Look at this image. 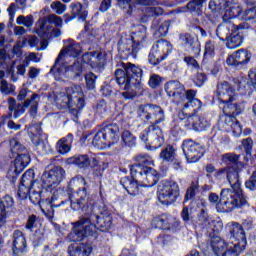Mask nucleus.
I'll list each match as a JSON object with an SVG mask.
<instances>
[{
	"instance_id": "nucleus-11",
	"label": "nucleus",
	"mask_w": 256,
	"mask_h": 256,
	"mask_svg": "<svg viewBox=\"0 0 256 256\" xmlns=\"http://www.w3.org/2000/svg\"><path fill=\"white\" fill-rule=\"evenodd\" d=\"M97 226L91 222V219H82L74 223L73 231L68 235V241H83L85 237H89L96 233Z\"/></svg>"
},
{
	"instance_id": "nucleus-62",
	"label": "nucleus",
	"mask_w": 256,
	"mask_h": 256,
	"mask_svg": "<svg viewBox=\"0 0 256 256\" xmlns=\"http://www.w3.org/2000/svg\"><path fill=\"white\" fill-rule=\"evenodd\" d=\"M10 149L12 153H17L18 151H23L25 147H23L17 139L13 138L10 140Z\"/></svg>"
},
{
	"instance_id": "nucleus-47",
	"label": "nucleus",
	"mask_w": 256,
	"mask_h": 256,
	"mask_svg": "<svg viewBox=\"0 0 256 256\" xmlns=\"http://www.w3.org/2000/svg\"><path fill=\"white\" fill-rule=\"evenodd\" d=\"M16 23L17 25H24V27H27L28 29H31V27H33V15H20L17 17L16 19Z\"/></svg>"
},
{
	"instance_id": "nucleus-23",
	"label": "nucleus",
	"mask_w": 256,
	"mask_h": 256,
	"mask_svg": "<svg viewBox=\"0 0 256 256\" xmlns=\"http://www.w3.org/2000/svg\"><path fill=\"white\" fill-rule=\"evenodd\" d=\"M12 252L15 256H21L27 253V239L25 238V234L19 230L13 233Z\"/></svg>"
},
{
	"instance_id": "nucleus-56",
	"label": "nucleus",
	"mask_w": 256,
	"mask_h": 256,
	"mask_svg": "<svg viewBox=\"0 0 256 256\" xmlns=\"http://www.w3.org/2000/svg\"><path fill=\"white\" fill-rule=\"evenodd\" d=\"M193 81L196 87H203V85L207 81V76L203 72H198L194 77Z\"/></svg>"
},
{
	"instance_id": "nucleus-25",
	"label": "nucleus",
	"mask_w": 256,
	"mask_h": 256,
	"mask_svg": "<svg viewBox=\"0 0 256 256\" xmlns=\"http://www.w3.org/2000/svg\"><path fill=\"white\" fill-rule=\"evenodd\" d=\"M224 9V21H231V19H235V17H240L241 19V17L243 16V8H241V5L233 3V0H226L224 4Z\"/></svg>"
},
{
	"instance_id": "nucleus-26",
	"label": "nucleus",
	"mask_w": 256,
	"mask_h": 256,
	"mask_svg": "<svg viewBox=\"0 0 256 256\" xmlns=\"http://www.w3.org/2000/svg\"><path fill=\"white\" fill-rule=\"evenodd\" d=\"M160 159L164 161V163H172L174 169L181 168V160L177 157V150L171 145H168L164 150L160 153Z\"/></svg>"
},
{
	"instance_id": "nucleus-60",
	"label": "nucleus",
	"mask_w": 256,
	"mask_h": 256,
	"mask_svg": "<svg viewBox=\"0 0 256 256\" xmlns=\"http://www.w3.org/2000/svg\"><path fill=\"white\" fill-rule=\"evenodd\" d=\"M85 81H86V85L89 89H94L95 88V81H97V76H95V74L90 72V73L85 75Z\"/></svg>"
},
{
	"instance_id": "nucleus-20",
	"label": "nucleus",
	"mask_w": 256,
	"mask_h": 256,
	"mask_svg": "<svg viewBox=\"0 0 256 256\" xmlns=\"http://www.w3.org/2000/svg\"><path fill=\"white\" fill-rule=\"evenodd\" d=\"M227 229L231 235V238L234 239V241H237L236 245L242 248L247 245V237L241 224L237 222H229L227 224Z\"/></svg>"
},
{
	"instance_id": "nucleus-28",
	"label": "nucleus",
	"mask_w": 256,
	"mask_h": 256,
	"mask_svg": "<svg viewBox=\"0 0 256 256\" xmlns=\"http://www.w3.org/2000/svg\"><path fill=\"white\" fill-rule=\"evenodd\" d=\"M198 219L201 223L206 225V227L212 229V231H221V229H223V222L221 220H214L209 218L205 208L201 209Z\"/></svg>"
},
{
	"instance_id": "nucleus-48",
	"label": "nucleus",
	"mask_w": 256,
	"mask_h": 256,
	"mask_svg": "<svg viewBox=\"0 0 256 256\" xmlns=\"http://www.w3.org/2000/svg\"><path fill=\"white\" fill-rule=\"evenodd\" d=\"M136 161L140 167H149L148 165H153V160L147 154L138 155Z\"/></svg>"
},
{
	"instance_id": "nucleus-34",
	"label": "nucleus",
	"mask_w": 256,
	"mask_h": 256,
	"mask_svg": "<svg viewBox=\"0 0 256 256\" xmlns=\"http://www.w3.org/2000/svg\"><path fill=\"white\" fill-rule=\"evenodd\" d=\"M120 183L129 195L139 194V184H137L136 180L130 179L129 177H124L121 179Z\"/></svg>"
},
{
	"instance_id": "nucleus-12",
	"label": "nucleus",
	"mask_w": 256,
	"mask_h": 256,
	"mask_svg": "<svg viewBox=\"0 0 256 256\" xmlns=\"http://www.w3.org/2000/svg\"><path fill=\"white\" fill-rule=\"evenodd\" d=\"M173 51V46L167 40H158L153 46L148 56L151 65H159L161 61L167 59V55Z\"/></svg>"
},
{
	"instance_id": "nucleus-22",
	"label": "nucleus",
	"mask_w": 256,
	"mask_h": 256,
	"mask_svg": "<svg viewBox=\"0 0 256 256\" xmlns=\"http://www.w3.org/2000/svg\"><path fill=\"white\" fill-rule=\"evenodd\" d=\"M13 205H15V201L11 196H4L2 199H0V229L5 227L7 218L11 217Z\"/></svg>"
},
{
	"instance_id": "nucleus-6",
	"label": "nucleus",
	"mask_w": 256,
	"mask_h": 256,
	"mask_svg": "<svg viewBox=\"0 0 256 256\" xmlns=\"http://www.w3.org/2000/svg\"><path fill=\"white\" fill-rule=\"evenodd\" d=\"M119 141V125L108 124L99 130L93 140L92 145L97 149H104L105 147H111Z\"/></svg>"
},
{
	"instance_id": "nucleus-30",
	"label": "nucleus",
	"mask_w": 256,
	"mask_h": 256,
	"mask_svg": "<svg viewBox=\"0 0 256 256\" xmlns=\"http://www.w3.org/2000/svg\"><path fill=\"white\" fill-rule=\"evenodd\" d=\"M235 31V24L229 20H223L216 30V35L221 41L228 39L229 35Z\"/></svg>"
},
{
	"instance_id": "nucleus-14",
	"label": "nucleus",
	"mask_w": 256,
	"mask_h": 256,
	"mask_svg": "<svg viewBox=\"0 0 256 256\" xmlns=\"http://www.w3.org/2000/svg\"><path fill=\"white\" fill-rule=\"evenodd\" d=\"M179 119L183 121L186 129H192L193 131H207L211 125L205 117L194 114H185V112H179Z\"/></svg>"
},
{
	"instance_id": "nucleus-9",
	"label": "nucleus",
	"mask_w": 256,
	"mask_h": 256,
	"mask_svg": "<svg viewBox=\"0 0 256 256\" xmlns=\"http://www.w3.org/2000/svg\"><path fill=\"white\" fill-rule=\"evenodd\" d=\"M179 184L175 181H162L158 185V200L163 205H169V203H175L179 198Z\"/></svg>"
},
{
	"instance_id": "nucleus-43",
	"label": "nucleus",
	"mask_w": 256,
	"mask_h": 256,
	"mask_svg": "<svg viewBox=\"0 0 256 256\" xmlns=\"http://www.w3.org/2000/svg\"><path fill=\"white\" fill-rule=\"evenodd\" d=\"M118 47L119 49H123V51H131L133 49V36H123L118 43Z\"/></svg>"
},
{
	"instance_id": "nucleus-7",
	"label": "nucleus",
	"mask_w": 256,
	"mask_h": 256,
	"mask_svg": "<svg viewBox=\"0 0 256 256\" xmlns=\"http://www.w3.org/2000/svg\"><path fill=\"white\" fill-rule=\"evenodd\" d=\"M217 179H223L226 177L228 182L231 185V189H228L234 197H236V201L241 203L243 206L247 205V200L243 195V190L241 189V183L239 182V172L229 168L220 170L216 174Z\"/></svg>"
},
{
	"instance_id": "nucleus-29",
	"label": "nucleus",
	"mask_w": 256,
	"mask_h": 256,
	"mask_svg": "<svg viewBox=\"0 0 256 256\" xmlns=\"http://www.w3.org/2000/svg\"><path fill=\"white\" fill-rule=\"evenodd\" d=\"M87 201H89V198L87 197V189H85V187L74 195V199L73 197H70L71 208L74 211H78V209L85 207Z\"/></svg>"
},
{
	"instance_id": "nucleus-24",
	"label": "nucleus",
	"mask_w": 256,
	"mask_h": 256,
	"mask_svg": "<svg viewBox=\"0 0 256 256\" xmlns=\"http://www.w3.org/2000/svg\"><path fill=\"white\" fill-rule=\"evenodd\" d=\"M82 61L93 69H103L105 67V58L101 52H86L82 55Z\"/></svg>"
},
{
	"instance_id": "nucleus-39",
	"label": "nucleus",
	"mask_w": 256,
	"mask_h": 256,
	"mask_svg": "<svg viewBox=\"0 0 256 256\" xmlns=\"http://www.w3.org/2000/svg\"><path fill=\"white\" fill-rule=\"evenodd\" d=\"M226 41V46L228 47V49H237V47L243 44V36L236 33H232L226 39Z\"/></svg>"
},
{
	"instance_id": "nucleus-3",
	"label": "nucleus",
	"mask_w": 256,
	"mask_h": 256,
	"mask_svg": "<svg viewBox=\"0 0 256 256\" xmlns=\"http://www.w3.org/2000/svg\"><path fill=\"white\" fill-rule=\"evenodd\" d=\"M71 62L59 61V67L57 62L54 63L51 72L54 74V79L56 81H65V79H83V64L81 60H72Z\"/></svg>"
},
{
	"instance_id": "nucleus-59",
	"label": "nucleus",
	"mask_w": 256,
	"mask_h": 256,
	"mask_svg": "<svg viewBox=\"0 0 256 256\" xmlns=\"http://www.w3.org/2000/svg\"><path fill=\"white\" fill-rule=\"evenodd\" d=\"M51 9H53L57 15H63L67 9V6L61 2H53L51 4Z\"/></svg>"
},
{
	"instance_id": "nucleus-4",
	"label": "nucleus",
	"mask_w": 256,
	"mask_h": 256,
	"mask_svg": "<svg viewBox=\"0 0 256 256\" xmlns=\"http://www.w3.org/2000/svg\"><path fill=\"white\" fill-rule=\"evenodd\" d=\"M85 95L83 94V88L80 85H72L66 90V95H59L56 98L57 104L65 109H73L79 111L85 107Z\"/></svg>"
},
{
	"instance_id": "nucleus-33",
	"label": "nucleus",
	"mask_w": 256,
	"mask_h": 256,
	"mask_svg": "<svg viewBox=\"0 0 256 256\" xmlns=\"http://www.w3.org/2000/svg\"><path fill=\"white\" fill-rule=\"evenodd\" d=\"M73 143V134H68L67 137L61 138L56 145V149L60 155H65L71 151Z\"/></svg>"
},
{
	"instance_id": "nucleus-53",
	"label": "nucleus",
	"mask_w": 256,
	"mask_h": 256,
	"mask_svg": "<svg viewBox=\"0 0 256 256\" xmlns=\"http://www.w3.org/2000/svg\"><path fill=\"white\" fill-rule=\"evenodd\" d=\"M161 83H163V79H161V76L157 74H152L150 76L148 85L149 87H151V89H157V87H159Z\"/></svg>"
},
{
	"instance_id": "nucleus-45",
	"label": "nucleus",
	"mask_w": 256,
	"mask_h": 256,
	"mask_svg": "<svg viewBox=\"0 0 256 256\" xmlns=\"http://www.w3.org/2000/svg\"><path fill=\"white\" fill-rule=\"evenodd\" d=\"M207 0H192L187 4V9L191 13H196L197 15H201V7H203V3Z\"/></svg>"
},
{
	"instance_id": "nucleus-36",
	"label": "nucleus",
	"mask_w": 256,
	"mask_h": 256,
	"mask_svg": "<svg viewBox=\"0 0 256 256\" xmlns=\"http://www.w3.org/2000/svg\"><path fill=\"white\" fill-rule=\"evenodd\" d=\"M210 247L217 256L222 255L224 251H226L227 247H229V244L225 242V240L214 237L211 240Z\"/></svg>"
},
{
	"instance_id": "nucleus-52",
	"label": "nucleus",
	"mask_w": 256,
	"mask_h": 256,
	"mask_svg": "<svg viewBox=\"0 0 256 256\" xmlns=\"http://www.w3.org/2000/svg\"><path fill=\"white\" fill-rule=\"evenodd\" d=\"M197 191H199V183L193 182L186 192V201H189V199H193V197L197 195Z\"/></svg>"
},
{
	"instance_id": "nucleus-55",
	"label": "nucleus",
	"mask_w": 256,
	"mask_h": 256,
	"mask_svg": "<svg viewBox=\"0 0 256 256\" xmlns=\"http://www.w3.org/2000/svg\"><path fill=\"white\" fill-rule=\"evenodd\" d=\"M152 112H150V117L154 115L156 119H158L157 123H160V121H163V110L159 106L151 105Z\"/></svg>"
},
{
	"instance_id": "nucleus-5",
	"label": "nucleus",
	"mask_w": 256,
	"mask_h": 256,
	"mask_svg": "<svg viewBox=\"0 0 256 256\" xmlns=\"http://www.w3.org/2000/svg\"><path fill=\"white\" fill-rule=\"evenodd\" d=\"M209 201L211 205L216 207L218 213H231L235 209L243 207V204L239 202L233 192L223 189L219 195L211 193L209 195Z\"/></svg>"
},
{
	"instance_id": "nucleus-63",
	"label": "nucleus",
	"mask_w": 256,
	"mask_h": 256,
	"mask_svg": "<svg viewBox=\"0 0 256 256\" xmlns=\"http://www.w3.org/2000/svg\"><path fill=\"white\" fill-rule=\"evenodd\" d=\"M31 193V188L29 186H24L23 184H20L18 189V195L22 197V199H25Z\"/></svg>"
},
{
	"instance_id": "nucleus-58",
	"label": "nucleus",
	"mask_w": 256,
	"mask_h": 256,
	"mask_svg": "<svg viewBox=\"0 0 256 256\" xmlns=\"http://www.w3.org/2000/svg\"><path fill=\"white\" fill-rule=\"evenodd\" d=\"M43 193V191H36L34 190L33 192L30 191L29 193V199L31 201V203H33L34 205H39L41 203V194Z\"/></svg>"
},
{
	"instance_id": "nucleus-10",
	"label": "nucleus",
	"mask_w": 256,
	"mask_h": 256,
	"mask_svg": "<svg viewBox=\"0 0 256 256\" xmlns=\"http://www.w3.org/2000/svg\"><path fill=\"white\" fill-rule=\"evenodd\" d=\"M140 139L144 143H147L146 147L150 151H155L160 149L165 143V138L163 137V130L158 126L151 125L147 130H144L140 134Z\"/></svg>"
},
{
	"instance_id": "nucleus-41",
	"label": "nucleus",
	"mask_w": 256,
	"mask_h": 256,
	"mask_svg": "<svg viewBox=\"0 0 256 256\" xmlns=\"http://www.w3.org/2000/svg\"><path fill=\"white\" fill-rule=\"evenodd\" d=\"M34 179L35 173L33 172V170H27L22 176L20 185H24L25 187L33 189V185H35V182H33Z\"/></svg>"
},
{
	"instance_id": "nucleus-54",
	"label": "nucleus",
	"mask_w": 256,
	"mask_h": 256,
	"mask_svg": "<svg viewBox=\"0 0 256 256\" xmlns=\"http://www.w3.org/2000/svg\"><path fill=\"white\" fill-rule=\"evenodd\" d=\"M147 17H159L163 15V8L161 7H148L145 10Z\"/></svg>"
},
{
	"instance_id": "nucleus-49",
	"label": "nucleus",
	"mask_w": 256,
	"mask_h": 256,
	"mask_svg": "<svg viewBox=\"0 0 256 256\" xmlns=\"http://www.w3.org/2000/svg\"><path fill=\"white\" fill-rule=\"evenodd\" d=\"M153 225L156 227V229H163V227H167V225H169L167 215H162L154 218Z\"/></svg>"
},
{
	"instance_id": "nucleus-61",
	"label": "nucleus",
	"mask_w": 256,
	"mask_h": 256,
	"mask_svg": "<svg viewBox=\"0 0 256 256\" xmlns=\"http://www.w3.org/2000/svg\"><path fill=\"white\" fill-rule=\"evenodd\" d=\"M245 187L250 191H256V171L253 172L250 179L245 182Z\"/></svg>"
},
{
	"instance_id": "nucleus-31",
	"label": "nucleus",
	"mask_w": 256,
	"mask_h": 256,
	"mask_svg": "<svg viewBox=\"0 0 256 256\" xmlns=\"http://www.w3.org/2000/svg\"><path fill=\"white\" fill-rule=\"evenodd\" d=\"M197 92L195 90H187L184 103V109H201V100L196 98Z\"/></svg>"
},
{
	"instance_id": "nucleus-50",
	"label": "nucleus",
	"mask_w": 256,
	"mask_h": 256,
	"mask_svg": "<svg viewBox=\"0 0 256 256\" xmlns=\"http://www.w3.org/2000/svg\"><path fill=\"white\" fill-rule=\"evenodd\" d=\"M0 91L3 93V95H10V93L15 91V86L9 84L7 80H1Z\"/></svg>"
},
{
	"instance_id": "nucleus-15",
	"label": "nucleus",
	"mask_w": 256,
	"mask_h": 256,
	"mask_svg": "<svg viewBox=\"0 0 256 256\" xmlns=\"http://www.w3.org/2000/svg\"><path fill=\"white\" fill-rule=\"evenodd\" d=\"M65 47L60 51L58 57L56 58V67L59 66V61L63 63H71V61L79 60V55H81V45L75 43L73 40H66Z\"/></svg>"
},
{
	"instance_id": "nucleus-8",
	"label": "nucleus",
	"mask_w": 256,
	"mask_h": 256,
	"mask_svg": "<svg viewBox=\"0 0 256 256\" xmlns=\"http://www.w3.org/2000/svg\"><path fill=\"white\" fill-rule=\"evenodd\" d=\"M130 173L133 179L142 181L144 187H153L159 181V174L152 167H141L139 164L132 165Z\"/></svg>"
},
{
	"instance_id": "nucleus-51",
	"label": "nucleus",
	"mask_w": 256,
	"mask_h": 256,
	"mask_svg": "<svg viewBox=\"0 0 256 256\" xmlns=\"http://www.w3.org/2000/svg\"><path fill=\"white\" fill-rule=\"evenodd\" d=\"M122 141L123 143H125L128 147H133V145H135V137L133 136V134L131 132H129L128 130H125L122 133Z\"/></svg>"
},
{
	"instance_id": "nucleus-18",
	"label": "nucleus",
	"mask_w": 256,
	"mask_h": 256,
	"mask_svg": "<svg viewBox=\"0 0 256 256\" xmlns=\"http://www.w3.org/2000/svg\"><path fill=\"white\" fill-rule=\"evenodd\" d=\"M251 52L247 49H239L228 56L226 64L234 69H243L251 61Z\"/></svg>"
},
{
	"instance_id": "nucleus-38",
	"label": "nucleus",
	"mask_w": 256,
	"mask_h": 256,
	"mask_svg": "<svg viewBox=\"0 0 256 256\" xmlns=\"http://www.w3.org/2000/svg\"><path fill=\"white\" fill-rule=\"evenodd\" d=\"M67 162L77 165V167H80V169L89 167V165H91V161L89 160V156L87 155L74 156L68 158Z\"/></svg>"
},
{
	"instance_id": "nucleus-32",
	"label": "nucleus",
	"mask_w": 256,
	"mask_h": 256,
	"mask_svg": "<svg viewBox=\"0 0 256 256\" xmlns=\"http://www.w3.org/2000/svg\"><path fill=\"white\" fill-rule=\"evenodd\" d=\"M70 256H89L93 253V244L91 242L82 243L76 248L69 247Z\"/></svg>"
},
{
	"instance_id": "nucleus-2",
	"label": "nucleus",
	"mask_w": 256,
	"mask_h": 256,
	"mask_svg": "<svg viewBox=\"0 0 256 256\" xmlns=\"http://www.w3.org/2000/svg\"><path fill=\"white\" fill-rule=\"evenodd\" d=\"M141 77H143V70L131 63L124 65V69L115 71L116 81L120 87H124L125 91H129L131 87H139Z\"/></svg>"
},
{
	"instance_id": "nucleus-13",
	"label": "nucleus",
	"mask_w": 256,
	"mask_h": 256,
	"mask_svg": "<svg viewBox=\"0 0 256 256\" xmlns=\"http://www.w3.org/2000/svg\"><path fill=\"white\" fill-rule=\"evenodd\" d=\"M9 110L14 113L15 119L21 117L25 113V107H30V114L37 115V109L39 107V95L33 94L30 99L26 100L24 105L17 104L14 98H8Z\"/></svg>"
},
{
	"instance_id": "nucleus-27",
	"label": "nucleus",
	"mask_w": 256,
	"mask_h": 256,
	"mask_svg": "<svg viewBox=\"0 0 256 256\" xmlns=\"http://www.w3.org/2000/svg\"><path fill=\"white\" fill-rule=\"evenodd\" d=\"M29 163H31V158L28 154H18L14 160L13 168L8 171L9 177L19 175V173H21V171H23L25 167L29 165Z\"/></svg>"
},
{
	"instance_id": "nucleus-17",
	"label": "nucleus",
	"mask_w": 256,
	"mask_h": 256,
	"mask_svg": "<svg viewBox=\"0 0 256 256\" xmlns=\"http://www.w3.org/2000/svg\"><path fill=\"white\" fill-rule=\"evenodd\" d=\"M182 149L189 163H197L205 153L201 144L193 140H185L182 144Z\"/></svg>"
},
{
	"instance_id": "nucleus-37",
	"label": "nucleus",
	"mask_w": 256,
	"mask_h": 256,
	"mask_svg": "<svg viewBox=\"0 0 256 256\" xmlns=\"http://www.w3.org/2000/svg\"><path fill=\"white\" fill-rule=\"evenodd\" d=\"M41 125L35 124L28 128V135L33 143V145H40L41 144Z\"/></svg>"
},
{
	"instance_id": "nucleus-64",
	"label": "nucleus",
	"mask_w": 256,
	"mask_h": 256,
	"mask_svg": "<svg viewBox=\"0 0 256 256\" xmlns=\"http://www.w3.org/2000/svg\"><path fill=\"white\" fill-rule=\"evenodd\" d=\"M250 85L256 90V69H252L248 73Z\"/></svg>"
},
{
	"instance_id": "nucleus-21",
	"label": "nucleus",
	"mask_w": 256,
	"mask_h": 256,
	"mask_svg": "<svg viewBox=\"0 0 256 256\" xmlns=\"http://www.w3.org/2000/svg\"><path fill=\"white\" fill-rule=\"evenodd\" d=\"M165 91L169 97H174L178 103H182L187 97L185 87L178 81H171L165 85Z\"/></svg>"
},
{
	"instance_id": "nucleus-57",
	"label": "nucleus",
	"mask_w": 256,
	"mask_h": 256,
	"mask_svg": "<svg viewBox=\"0 0 256 256\" xmlns=\"http://www.w3.org/2000/svg\"><path fill=\"white\" fill-rule=\"evenodd\" d=\"M168 32H169V21L162 22L156 31L159 37H166Z\"/></svg>"
},
{
	"instance_id": "nucleus-35",
	"label": "nucleus",
	"mask_w": 256,
	"mask_h": 256,
	"mask_svg": "<svg viewBox=\"0 0 256 256\" xmlns=\"http://www.w3.org/2000/svg\"><path fill=\"white\" fill-rule=\"evenodd\" d=\"M71 9L73 17L67 20V22L73 21V19L75 18H77L78 21H85V19H87V10L83 8V5H81V3L71 4Z\"/></svg>"
},
{
	"instance_id": "nucleus-46",
	"label": "nucleus",
	"mask_w": 256,
	"mask_h": 256,
	"mask_svg": "<svg viewBox=\"0 0 256 256\" xmlns=\"http://www.w3.org/2000/svg\"><path fill=\"white\" fill-rule=\"evenodd\" d=\"M243 251V247L238 244H228L226 251H224L222 256H239V253Z\"/></svg>"
},
{
	"instance_id": "nucleus-16",
	"label": "nucleus",
	"mask_w": 256,
	"mask_h": 256,
	"mask_svg": "<svg viewBox=\"0 0 256 256\" xmlns=\"http://www.w3.org/2000/svg\"><path fill=\"white\" fill-rule=\"evenodd\" d=\"M65 177V170L59 166L52 168L50 171L45 170L41 177L42 189L48 191L51 187H57Z\"/></svg>"
},
{
	"instance_id": "nucleus-1",
	"label": "nucleus",
	"mask_w": 256,
	"mask_h": 256,
	"mask_svg": "<svg viewBox=\"0 0 256 256\" xmlns=\"http://www.w3.org/2000/svg\"><path fill=\"white\" fill-rule=\"evenodd\" d=\"M216 97L223 106V114L220 116L219 126L234 137H241L243 127L235 118L245 111V103L239 100V93L229 82H222L217 85Z\"/></svg>"
},
{
	"instance_id": "nucleus-40",
	"label": "nucleus",
	"mask_w": 256,
	"mask_h": 256,
	"mask_svg": "<svg viewBox=\"0 0 256 256\" xmlns=\"http://www.w3.org/2000/svg\"><path fill=\"white\" fill-rule=\"evenodd\" d=\"M93 218L96 219L97 225L101 231H109V229H111V225L113 223L111 216H105L101 218L98 215H94Z\"/></svg>"
},
{
	"instance_id": "nucleus-42",
	"label": "nucleus",
	"mask_w": 256,
	"mask_h": 256,
	"mask_svg": "<svg viewBox=\"0 0 256 256\" xmlns=\"http://www.w3.org/2000/svg\"><path fill=\"white\" fill-rule=\"evenodd\" d=\"M43 40L41 41L40 51H45L47 49V39L51 37H61V30L59 28L49 30L45 36H40Z\"/></svg>"
},
{
	"instance_id": "nucleus-44",
	"label": "nucleus",
	"mask_w": 256,
	"mask_h": 256,
	"mask_svg": "<svg viewBox=\"0 0 256 256\" xmlns=\"http://www.w3.org/2000/svg\"><path fill=\"white\" fill-rule=\"evenodd\" d=\"M137 113L140 117H144L146 121H149L151 119L150 113H153V108H151V104H142L138 107Z\"/></svg>"
},
{
	"instance_id": "nucleus-19",
	"label": "nucleus",
	"mask_w": 256,
	"mask_h": 256,
	"mask_svg": "<svg viewBox=\"0 0 256 256\" xmlns=\"http://www.w3.org/2000/svg\"><path fill=\"white\" fill-rule=\"evenodd\" d=\"M51 23H54L56 27H61L63 25V19L54 14L50 15L48 18H40L36 23L35 33L39 37L47 38V32L52 29Z\"/></svg>"
}]
</instances>
